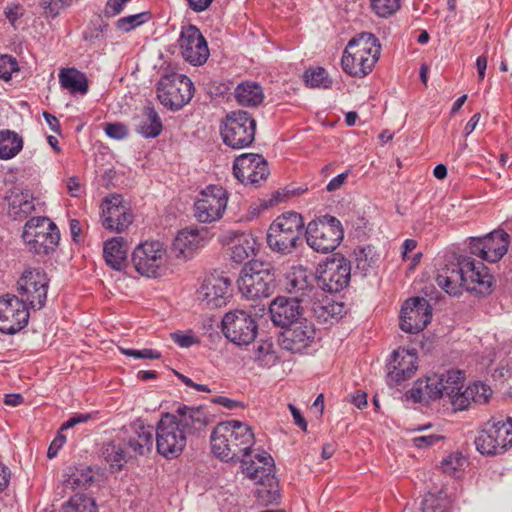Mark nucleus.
Wrapping results in <instances>:
<instances>
[{"mask_svg":"<svg viewBox=\"0 0 512 512\" xmlns=\"http://www.w3.org/2000/svg\"><path fill=\"white\" fill-rule=\"evenodd\" d=\"M463 458L459 454H451L441 461L443 472L452 474L462 465Z\"/></svg>","mask_w":512,"mask_h":512,"instance_id":"obj_57","label":"nucleus"},{"mask_svg":"<svg viewBox=\"0 0 512 512\" xmlns=\"http://www.w3.org/2000/svg\"><path fill=\"white\" fill-rule=\"evenodd\" d=\"M309 309L313 312L314 316L321 322H328L330 319L337 317L342 313L343 305L333 302L323 293L320 300L315 301Z\"/></svg>","mask_w":512,"mask_h":512,"instance_id":"obj_43","label":"nucleus"},{"mask_svg":"<svg viewBox=\"0 0 512 512\" xmlns=\"http://www.w3.org/2000/svg\"><path fill=\"white\" fill-rule=\"evenodd\" d=\"M105 133L108 137L116 140H122L128 136L127 126L123 123H108L105 127Z\"/></svg>","mask_w":512,"mask_h":512,"instance_id":"obj_56","label":"nucleus"},{"mask_svg":"<svg viewBox=\"0 0 512 512\" xmlns=\"http://www.w3.org/2000/svg\"><path fill=\"white\" fill-rule=\"evenodd\" d=\"M135 130L144 138H156L163 125L158 113L151 106H145L140 115L134 118Z\"/></svg>","mask_w":512,"mask_h":512,"instance_id":"obj_35","label":"nucleus"},{"mask_svg":"<svg viewBox=\"0 0 512 512\" xmlns=\"http://www.w3.org/2000/svg\"><path fill=\"white\" fill-rule=\"evenodd\" d=\"M348 177V173H341L336 177L332 178L327 184V191L332 192L339 189Z\"/></svg>","mask_w":512,"mask_h":512,"instance_id":"obj_64","label":"nucleus"},{"mask_svg":"<svg viewBox=\"0 0 512 512\" xmlns=\"http://www.w3.org/2000/svg\"><path fill=\"white\" fill-rule=\"evenodd\" d=\"M29 320V308L13 294L0 297V332L13 335Z\"/></svg>","mask_w":512,"mask_h":512,"instance_id":"obj_18","label":"nucleus"},{"mask_svg":"<svg viewBox=\"0 0 512 512\" xmlns=\"http://www.w3.org/2000/svg\"><path fill=\"white\" fill-rule=\"evenodd\" d=\"M492 390L489 386L482 382H475L465 388L453 401L455 410L466 409L471 402L478 404H485L490 396Z\"/></svg>","mask_w":512,"mask_h":512,"instance_id":"obj_33","label":"nucleus"},{"mask_svg":"<svg viewBox=\"0 0 512 512\" xmlns=\"http://www.w3.org/2000/svg\"><path fill=\"white\" fill-rule=\"evenodd\" d=\"M354 254L356 257L355 259L357 268L366 272L371 266L366 248H358L355 250Z\"/></svg>","mask_w":512,"mask_h":512,"instance_id":"obj_62","label":"nucleus"},{"mask_svg":"<svg viewBox=\"0 0 512 512\" xmlns=\"http://www.w3.org/2000/svg\"><path fill=\"white\" fill-rule=\"evenodd\" d=\"M121 352L126 356L137 359H159L161 357V353L159 351L148 348L142 350L121 348Z\"/></svg>","mask_w":512,"mask_h":512,"instance_id":"obj_54","label":"nucleus"},{"mask_svg":"<svg viewBox=\"0 0 512 512\" xmlns=\"http://www.w3.org/2000/svg\"><path fill=\"white\" fill-rule=\"evenodd\" d=\"M510 235L504 230H494L483 237L469 240L470 253L487 262H498L508 251Z\"/></svg>","mask_w":512,"mask_h":512,"instance_id":"obj_17","label":"nucleus"},{"mask_svg":"<svg viewBox=\"0 0 512 512\" xmlns=\"http://www.w3.org/2000/svg\"><path fill=\"white\" fill-rule=\"evenodd\" d=\"M101 455L110 465L112 471H119L130 458L126 453V449L120 439L103 444L101 448Z\"/></svg>","mask_w":512,"mask_h":512,"instance_id":"obj_39","label":"nucleus"},{"mask_svg":"<svg viewBox=\"0 0 512 512\" xmlns=\"http://www.w3.org/2000/svg\"><path fill=\"white\" fill-rule=\"evenodd\" d=\"M233 174L242 184L256 186L267 179L268 163L260 154L244 153L234 160Z\"/></svg>","mask_w":512,"mask_h":512,"instance_id":"obj_21","label":"nucleus"},{"mask_svg":"<svg viewBox=\"0 0 512 512\" xmlns=\"http://www.w3.org/2000/svg\"><path fill=\"white\" fill-rule=\"evenodd\" d=\"M256 133V120L247 111L237 110L228 113L221 126L224 144L233 149L249 147Z\"/></svg>","mask_w":512,"mask_h":512,"instance_id":"obj_8","label":"nucleus"},{"mask_svg":"<svg viewBox=\"0 0 512 512\" xmlns=\"http://www.w3.org/2000/svg\"><path fill=\"white\" fill-rule=\"evenodd\" d=\"M22 238L29 247V250L38 255H47L54 251L58 245L60 234L59 231H50L45 234L32 233L23 231Z\"/></svg>","mask_w":512,"mask_h":512,"instance_id":"obj_34","label":"nucleus"},{"mask_svg":"<svg viewBox=\"0 0 512 512\" xmlns=\"http://www.w3.org/2000/svg\"><path fill=\"white\" fill-rule=\"evenodd\" d=\"M442 437L438 435L417 436L412 439L413 444L418 448H427L436 444Z\"/></svg>","mask_w":512,"mask_h":512,"instance_id":"obj_61","label":"nucleus"},{"mask_svg":"<svg viewBox=\"0 0 512 512\" xmlns=\"http://www.w3.org/2000/svg\"><path fill=\"white\" fill-rule=\"evenodd\" d=\"M213 403L215 404H219L227 409H236L238 407H241V403L238 402V401H235L233 399H230V398H227V397H224V396H218V397H215L213 400H212Z\"/></svg>","mask_w":512,"mask_h":512,"instance_id":"obj_63","label":"nucleus"},{"mask_svg":"<svg viewBox=\"0 0 512 512\" xmlns=\"http://www.w3.org/2000/svg\"><path fill=\"white\" fill-rule=\"evenodd\" d=\"M318 280L322 292L337 293L349 284L351 264L345 257L335 254L318 267Z\"/></svg>","mask_w":512,"mask_h":512,"instance_id":"obj_16","label":"nucleus"},{"mask_svg":"<svg viewBox=\"0 0 512 512\" xmlns=\"http://www.w3.org/2000/svg\"><path fill=\"white\" fill-rule=\"evenodd\" d=\"M171 339L180 347L188 348L197 342L191 333H183L181 331L171 333Z\"/></svg>","mask_w":512,"mask_h":512,"instance_id":"obj_58","label":"nucleus"},{"mask_svg":"<svg viewBox=\"0 0 512 512\" xmlns=\"http://www.w3.org/2000/svg\"><path fill=\"white\" fill-rule=\"evenodd\" d=\"M234 96L240 105L247 107H256L264 100L262 87L253 81L238 84L235 88Z\"/></svg>","mask_w":512,"mask_h":512,"instance_id":"obj_38","label":"nucleus"},{"mask_svg":"<svg viewBox=\"0 0 512 512\" xmlns=\"http://www.w3.org/2000/svg\"><path fill=\"white\" fill-rule=\"evenodd\" d=\"M304 78L306 83L311 87L329 88L332 83L331 80L327 77L326 70L321 67L306 71Z\"/></svg>","mask_w":512,"mask_h":512,"instance_id":"obj_51","label":"nucleus"},{"mask_svg":"<svg viewBox=\"0 0 512 512\" xmlns=\"http://www.w3.org/2000/svg\"><path fill=\"white\" fill-rule=\"evenodd\" d=\"M108 28V23L105 22L102 18L97 17L95 20L91 21L90 26L83 34V38L86 41L94 43L95 41L104 38V35L107 32Z\"/></svg>","mask_w":512,"mask_h":512,"instance_id":"obj_50","label":"nucleus"},{"mask_svg":"<svg viewBox=\"0 0 512 512\" xmlns=\"http://www.w3.org/2000/svg\"><path fill=\"white\" fill-rule=\"evenodd\" d=\"M285 289L292 299L306 308L323 297L317 275L303 266H294L286 274Z\"/></svg>","mask_w":512,"mask_h":512,"instance_id":"obj_9","label":"nucleus"},{"mask_svg":"<svg viewBox=\"0 0 512 512\" xmlns=\"http://www.w3.org/2000/svg\"><path fill=\"white\" fill-rule=\"evenodd\" d=\"M436 283L449 295L461 294L462 288L487 296L493 291L494 278L483 263L476 264L468 256H461L456 263L446 265L438 271Z\"/></svg>","mask_w":512,"mask_h":512,"instance_id":"obj_1","label":"nucleus"},{"mask_svg":"<svg viewBox=\"0 0 512 512\" xmlns=\"http://www.w3.org/2000/svg\"><path fill=\"white\" fill-rule=\"evenodd\" d=\"M303 308L304 306L301 307L300 303L292 298L278 296L270 303L269 312L276 326L287 328L303 319Z\"/></svg>","mask_w":512,"mask_h":512,"instance_id":"obj_28","label":"nucleus"},{"mask_svg":"<svg viewBox=\"0 0 512 512\" xmlns=\"http://www.w3.org/2000/svg\"><path fill=\"white\" fill-rule=\"evenodd\" d=\"M187 438L172 413L162 414L155 434L156 448L160 455L166 459L177 458L185 449Z\"/></svg>","mask_w":512,"mask_h":512,"instance_id":"obj_11","label":"nucleus"},{"mask_svg":"<svg viewBox=\"0 0 512 512\" xmlns=\"http://www.w3.org/2000/svg\"><path fill=\"white\" fill-rule=\"evenodd\" d=\"M126 453L130 458L144 456L151 452L153 447V428L145 426L142 421H136L124 426L119 435Z\"/></svg>","mask_w":512,"mask_h":512,"instance_id":"obj_20","label":"nucleus"},{"mask_svg":"<svg viewBox=\"0 0 512 512\" xmlns=\"http://www.w3.org/2000/svg\"><path fill=\"white\" fill-rule=\"evenodd\" d=\"M490 426L498 442V452L503 454L512 446V419L507 418L506 421L493 422Z\"/></svg>","mask_w":512,"mask_h":512,"instance_id":"obj_44","label":"nucleus"},{"mask_svg":"<svg viewBox=\"0 0 512 512\" xmlns=\"http://www.w3.org/2000/svg\"><path fill=\"white\" fill-rule=\"evenodd\" d=\"M448 501L443 492L428 493L422 502V512H447Z\"/></svg>","mask_w":512,"mask_h":512,"instance_id":"obj_47","label":"nucleus"},{"mask_svg":"<svg viewBox=\"0 0 512 512\" xmlns=\"http://www.w3.org/2000/svg\"><path fill=\"white\" fill-rule=\"evenodd\" d=\"M476 449L483 455H499L498 442L494 437L491 426L482 430L474 441Z\"/></svg>","mask_w":512,"mask_h":512,"instance_id":"obj_45","label":"nucleus"},{"mask_svg":"<svg viewBox=\"0 0 512 512\" xmlns=\"http://www.w3.org/2000/svg\"><path fill=\"white\" fill-rule=\"evenodd\" d=\"M172 416L187 437L200 435L210 423V414L203 406L181 405Z\"/></svg>","mask_w":512,"mask_h":512,"instance_id":"obj_25","label":"nucleus"},{"mask_svg":"<svg viewBox=\"0 0 512 512\" xmlns=\"http://www.w3.org/2000/svg\"><path fill=\"white\" fill-rule=\"evenodd\" d=\"M387 381L400 384L410 379L417 370V354L413 350L399 349L392 353V361L387 364Z\"/></svg>","mask_w":512,"mask_h":512,"instance_id":"obj_26","label":"nucleus"},{"mask_svg":"<svg viewBox=\"0 0 512 512\" xmlns=\"http://www.w3.org/2000/svg\"><path fill=\"white\" fill-rule=\"evenodd\" d=\"M92 417L93 416L91 413L75 414L72 417H70L65 423L62 424L61 431L72 428L77 424L85 423V422L89 421L90 419H92Z\"/></svg>","mask_w":512,"mask_h":512,"instance_id":"obj_60","label":"nucleus"},{"mask_svg":"<svg viewBox=\"0 0 512 512\" xmlns=\"http://www.w3.org/2000/svg\"><path fill=\"white\" fill-rule=\"evenodd\" d=\"M62 432L63 431H61V429L58 431L56 437L51 442V444H50V446L48 448L47 457L49 459H52V458L56 457V455L58 454V451L63 446V444L66 442V436H64L62 434Z\"/></svg>","mask_w":512,"mask_h":512,"instance_id":"obj_59","label":"nucleus"},{"mask_svg":"<svg viewBox=\"0 0 512 512\" xmlns=\"http://www.w3.org/2000/svg\"><path fill=\"white\" fill-rule=\"evenodd\" d=\"M257 239L251 233H240L232 240L231 259L236 263H243L255 256Z\"/></svg>","mask_w":512,"mask_h":512,"instance_id":"obj_37","label":"nucleus"},{"mask_svg":"<svg viewBox=\"0 0 512 512\" xmlns=\"http://www.w3.org/2000/svg\"><path fill=\"white\" fill-rule=\"evenodd\" d=\"M441 377L437 373L427 376L425 379H419L409 391V397L416 403H429L443 398V390L440 389Z\"/></svg>","mask_w":512,"mask_h":512,"instance_id":"obj_30","label":"nucleus"},{"mask_svg":"<svg viewBox=\"0 0 512 512\" xmlns=\"http://www.w3.org/2000/svg\"><path fill=\"white\" fill-rule=\"evenodd\" d=\"M432 318V307L425 298L407 299L401 308L400 328L406 333L416 334L424 330Z\"/></svg>","mask_w":512,"mask_h":512,"instance_id":"obj_19","label":"nucleus"},{"mask_svg":"<svg viewBox=\"0 0 512 512\" xmlns=\"http://www.w3.org/2000/svg\"><path fill=\"white\" fill-rule=\"evenodd\" d=\"M6 199L9 205L8 213L14 220H23L35 210L34 198L29 192L14 188Z\"/></svg>","mask_w":512,"mask_h":512,"instance_id":"obj_31","label":"nucleus"},{"mask_svg":"<svg viewBox=\"0 0 512 512\" xmlns=\"http://www.w3.org/2000/svg\"><path fill=\"white\" fill-rule=\"evenodd\" d=\"M221 325L224 336L238 346L249 345L258 334L256 319L245 310L236 309L227 312Z\"/></svg>","mask_w":512,"mask_h":512,"instance_id":"obj_13","label":"nucleus"},{"mask_svg":"<svg viewBox=\"0 0 512 512\" xmlns=\"http://www.w3.org/2000/svg\"><path fill=\"white\" fill-rule=\"evenodd\" d=\"M274 469V460L266 451L255 454L252 461H243V472L258 485L256 495L263 505L272 504L280 497Z\"/></svg>","mask_w":512,"mask_h":512,"instance_id":"obj_5","label":"nucleus"},{"mask_svg":"<svg viewBox=\"0 0 512 512\" xmlns=\"http://www.w3.org/2000/svg\"><path fill=\"white\" fill-rule=\"evenodd\" d=\"M194 90L193 82L189 77L175 72L165 74L157 84L159 101L174 111L191 101Z\"/></svg>","mask_w":512,"mask_h":512,"instance_id":"obj_10","label":"nucleus"},{"mask_svg":"<svg viewBox=\"0 0 512 512\" xmlns=\"http://www.w3.org/2000/svg\"><path fill=\"white\" fill-rule=\"evenodd\" d=\"M315 335L313 323L303 318L282 333L281 346L292 353H303L314 343Z\"/></svg>","mask_w":512,"mask_h":512,"instance_id":"obj_24","label":"nucleus"},{"mask_svg":"<svg viewBox=\"0 0 512 512\" xmlns=\"http://www.w3.org/2000/svg\"><path fill=\"white\" fill-rule=\"evenodd\" d=\"M32 233L45 234L50 231H58L57 226L47 217H33L28 220L23 231Z\"/></svg>","mask_w":512,"mask_h":512,"instance_id":"obj_49","label":"nucleus"},{"mask_svg":"<svg viewBox=\"0 0 512 512\" xmlns=\"http://www.w3.org/2000/svg\"><path fill=\"white\" fill-rule=\"evenodd\" d=\"M178 42L182 57L190 64L197 66L207 61L209 57L207 42L195 25L182 27Z\"/></svg>","mask_w":512,"mask_h":512,"instance_id":"obj_22","label":"nucleus"},{"mask_svg":"<svg viewBox=\"0 0 512 512\" xmlns=\"http://www.w3.org/2000/svg\"><path fill=\"white\" fill-rule=\"evenodd\" d=\"M371 7L379 17H388L400 7V0H371Z\"/></svg>","mask_w":512,"mask_h":512,"instance_id":"obj_52","label":"nucleus"},{"mask_svg":"<svg viewBox=\"0 0 512 512\" xmlns=\"http://www.w3.org/2000/svg\"><path fill=\"white\" fill-rule=\"evenodd\" d=\"M71 501L77 512H96L97 506L92 498L76 495Z\"/></svg>","mask_w":512,"mask_h":512,"instance_id":"obj_55","label":"nucleus"},{"mask_svg":"<svg viewBox=\"0 0 512 512\" xmlns=\"http://www.w3.org/2000/svg\"><path fill=\"white\" fill-rule=\"evenodd\" d=\"M237 284L247 299L267 298L276 288L275 268L268 262H249L241 269Z\"/></svg>","mask_w":512,"mask_h":512,"instance_id":"obj_4","label":"nucleus"},{"mask_svg":"<svg viewBox=\"0 0 512 512\" xmlns=\"http://www.w3.org/2000/svg\"><path fill=\"white\" fill-rule=\"evenodd\" d=\"M303 229L304 222L299 213H283L271 223L267 244L272 251L281 255L291 254L300 243Z\"/></svg>","mask_w":512,"mask_h":512,"instance_id":"obj_6","label":"nucleus"},{"mask_svg":"<svg viewBox=\"0 0 512 512\" xmlns=\"http://www.w3.org/2000/svg\"><path fill=\"white\" fill-rule=\"evenodd\" d=\"M213 455L225 462L249 461L251 448L255 444L252 428L241 421L229 420L220 422L210 436Z\"/></svg>","mask_w":512,"mask_h":512,"instance_id":"obj_2","label":"nucleus"},{"mask_svg":"<svg viewBox=\"0 0 512 512\" xmlns=\"http://www.w3.org/2000/svg\"><path fill=\"white\" fill-rule=\"evenodd\" d=\"M208 238L209 232L206 228H185L175 237L172 250L177 257L189 258L207 242Z\"/></svg>","mask_w":512,"mask_h":512,"instance_id":"obj_29","label":"nucleus"},{"mask_svg":"<svg viewBox=\"0 0 512 512\" xmlns=\"http://www.w3.org/2000/svg\"><path fill=\"white\" fill-rule=\"evenodd\" d=\"M230 297L231 281L227 277L207 279L198 291V299L210 309L226 305Z\"/></svg>","mask_w":512,"mask_h":512,"instance_id":"obj_27","label":"nucleus"},{"mask_svg":"<svg viewBox=\"0 0 512 512\" xmlns=\"http://www.w3.org/2000/svg\"><path fill=\"white\" fill-rule=\"evenodd\" d=\"M167 259L166 249L159 241L141 243L132 254V262L136 271L143 276L151 278H156L162 274Z\"/></svg>","mask_w":512,"mask_h":512,"instance_id":"obj_14","label":"nucleus"},{"mask_svg":"<svg viewBox=\"0 0 512 512\" xmlns=\"http://www.w3.org/2000/svg\"><path fill=\"white\" fill-rule=\"evenodd\" d=\"M306 242L315 251L328 253L335 250L344 237L341 222L334 216L324 215L308 223Z\"/></svg>","mask_w":512,"mask_h":512,"instance_id":"obj_7","label":"nucleus"},{"mask_svg":"<svg viewBox=\"0 0 512 512\" xmlns=\"http://www.w3.org/2000/svg\"><path fill=\"white\" fill-rule=\"evenodd\" d=\"M16 71H18L16 59L10 55H0V79L9 81Z\"/></svg>","mask_w":512,"mask_h":512,"instance_id":"obj_53","label":"nucleus"},{"mask_svg":"<svg viewBox=\"0 0 512 512\" xmlns=\"http://www.w3.org/2000/svg\"><path fill=\"white\" fill-rule=\"evenodd\" d=\"M23 148V139L11 130L0 131V159L14 158Z\"/></svg>","mask_w":512,"mask_h":512,"instance_id":"obj_41","label":"nucleus"},{"mask_svg":"<svg viewBox=\"0 0 512 512\" xmlns=\"http://www.w3.org/2000/svg\"><path fill=\"white\" fill-rule=\"evenodd\" d=\"M132 221L133 215L120 195H113L102 204L101 222L105 229L121 233Z\"/></svg>","mask_w":512,"mask_h":512,"instance_id":"obj_23","label":"nucleus"},{"mask_svg":"<svg viewBox=\"0 0 512 512\" xmlns=\"http://www.w3.org/2000/svg\"><path fill=\"white\" fill-rule=\"evenodd\" d=\"M228 203L227 191L219 185H208L199 192L194 203V216L200 223L220 220Z\"/></svg>","mask_w":512,"mask_h":512,"instance_id":"obj_15","label":"nucleus"},{"mask_svg":"<svg viewBox=\"0 0 512 512\" xmlns=\"http://www.w3.org/2000/svg\"><path fill=\"white\" fill-rule=\"evenodd\" d=\"M151 19L150 12H141L118 19L115 26L122 32H130Z\"/></svg>","mask_w":512,"mask_h":512,"instance_id":"obj_48","label":"nucleus"},{"mask_svg":"<svg viewBox=\"0 0 512 512\" xmlns=\"http://www.w3.org/2000/svg\"><path fill=\"white\" fill-rule=\"evenodd\" d=\"M381 45L378 38L369 32H362L347 44L341 59L345 73L363 78L374 68L380 57Z\"/></svg>","mask_w":512,"mask_h":512,"instance_id":"obj_3","label":"nucleus"},{"mask_svg":"<svg viewBox=\"0 0 512 512\" xmlns=\"http://www.w3.org/2000/svg\"><path fill=\"white\" fill-rule=\"evenodd\" d=\"M437 374L442 379L440 389L443 390V398L447 397L453 405L454 399L462 392L464 373L460 370H447Z\"/></svg>","mask_w":512,"mask_h":512,"instance_id":"obj_40","label":"nucleus"},{"mask_svg":"<svg viewBox=\"0 0 512 512\" xmlns=\"http://www.w3.org/2000/svg\"><path fill=\"white\" fill-rule=\"evenodd\" d=\"M94 479L93 470L90 466L79 465L69 468L65 480V486L72 490H81L91 485Z\"/></svg>","mask_w":512,"mask_h":512,"instance_id":"obj_42","label":"nucleus"},{"mask_svg":"<svg viewBox=\"0 0 512 512\" xmlns=\"http://www.w3.org/2000/svg\"><path fill=\"white\" fill-rule=\"evenodd\" d=\"M49 279L40 268L25 269L17 281L18 298L30 309L40 310L46 303Z\"/></svg>","mask_w":512,"mask_h":512,"instance_id":"obj_12","label":"nucleus"},{"mask_svg":"<svg viewBox=\"0 0 512 512\" xmlns=\"http://www.w3.org/2000/svg\"><path fill=\"white\" fill-rule=\"evenodd\" d=\"M254 360L261 366L273 365L277 356L274 351V344L270 340H261L254 352Z\"/></svg>","mask_w":512,"mask_h":512,"instance_id":"obj_46","label":"nucleus"},{"mask_svg":"<svg viewBox=\"0 0 512 512\" xmlns=\"http://www.w3.org/2000/svg\"><path fill=\"white\" fill-rule=\"evenodd\" d=\"M127 243L123 237H114L104 242L103 257L106 264L121 271L127 264Z\"/></svg>","mask_w":512,"mask_h":512,"instance_id":"obj_32","label":"nucleus"},{"mask_svg":"<svg viewBox=\"0 0 512 512\" xmlns=\"http://www.w3.org/2000/svg\"><path fill=\"white\" fill-rule=\"evenodd\" d=\"M58 76L61 88L69 91L71 94L85 95L88 92V78L85 73L76 68H63Z\"/></svg>","mask_w":512,"mask_h":512,"instance_id":"obj_36","label":"nucleus"}]
</instances>
